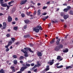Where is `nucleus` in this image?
Returning <instances> with one entry per match:
<instances>
[{"label": "nucleus", "instance_id": "nucleus-51", "mask_svg": "<svg viewBox=\"0 0 73 73\" xmlns=\"http://www.w3.org/2000/svg\"><path fill=\"white\" fill-rule=\"evenodd\" d=\"M37 69H36L34 70V72H37Z\"/></svg>", "mask_w": 73, "mask_h": 73}, {"label": "nucleus", "instance_id": "nucleus-63", "mask_svg": "<svg viewBox=\"0 0 73 73\" xmlns=\"http://www.w3.org/2000/svg\"><path fill=\"white\" fill-rule=\"evenodd\" d=\"M20 63H21V64H23V61H20Z\"/></svg>", "mask_w": 73, "mask_h": 73}, {"label": "nucleus", "instance_id": "nucleus-58", "mask_svg": "<svg viewBox=\"0 0 73 73\" xmlns=\"http://www.w3.org/2000/svg\"><path fill=\"white\" fill-rule=\"evenodd\" d=\"M47 13H44L42 14V15H46Z\"/></svg>", "mask_w": 73, "mask_h": 73}, {"label": "nucleus", "instance_id": "nucleus-16", "mask_svg": "<svg viewBox=\"0 0 73 73\" xmlns=\"http://www.w3.org/2000/svg\"><path fill=\"white\" fill-rule=\"evenodd\" d=\"M48 17H49V16H47L46 17H44L43 18V21H46V19H48Z\"/></svg>", "mask_w": 73, "mask_h": 73}, {"label": "nucleus", "instance_id": "nucleus-43", "mask_svg": "<svg viewBox=\"0 0 73 73\" xmlns=\"http://www.w3.org/2000/svg\"><path fill=\"white\" fill-rule=\"evenodd\" d=\"M27 28V25H25L24 27V28L25 29H26V28Z\"/></svg>", "mask_w": 73, "mask_h": 73}, {"label": "nucleus", "instance_id": "nucleus-15", "mask_svg": "<svg viewBox=\"0 0 73 73\" xmlns=\"http://www.w3.org/2000/svg\"><path fill=\"white\" fill-rule=\"evenodd\" d=\"M5 48H6V50H5V51L7 52H8L9 50V48H8L9 46H5Z\"/></svg>", "mask_w": 73, "mask_h": 73}, {"label": "nucleus", "instance_id": "nucleus-9", "mask_svg": "<svg viewBox=\"0 0 73 73\" xmlns=\"http://www.w3.org/2000/svg\"><path fill=\"white\" fill-rule=\"evenodd\" d=\"M27 1V0H25V1L23 0L21 2H20V4L21 5H23V4H25L26 3V2Z\"/></svg>", "mask_w": 73, "mask_h": 73}, {"label": "nucleus", "instance_id": "nucleus-7", "mask_svg": "<svg viewBox=\"0 0 73 73\" xmlns=\"http://www.w3.org/2000/svg\"><path fill=\"white\" fill-rule=\"evenodd\" d=\"M8 22L10 23V22H11L12 21V17H11L10 15H9L8 17Z\"/></svg>", "mask_w": 73, "mask_h": 73}, {"label": "nucleus", "instance_id": "nucleus-6", "mask_svg": "<svg viewBox=\"0 0 73 73\" xmlns=\"http://www.w3.org/2000/svg\"><path fill=\"white\" fill-rule=\"evenodd\" d=\"M3 28H2L1 29L2 30H3V29H5L7 27V26L6 25H7V23L5 22H3Z\"/></svg>", "mask_w": 73, "mask_h": 73}, {"label": "nucleus", "instance_id": "nucleus-10", "mask_svg": "<svg viewBox=\"0 0 73 73\" xmlns=\"http://www.w3.org/2000/svg\"><path fill=\"white\" fill-rule=\"evenodd\" d=\"M37 54L38 56V57H41L42 55V53L40 52H37Z\"/></svg>", "mask_w": 73, "mask_h": 73}, {"label": "nucleus", "instance_id": "nucleus-19", "mask_svg": "<svg viewBox=\"0 0 73 73\" xmlns=\"http://www.w3.org/2000/svg\"><path fill=\"white\" fill-rule=\"evenodd\" d=\"M54 41H55V38H54L52 39V40L50 42V44H53L54 42Z\"/></svg>", "mask_w": 73, "mask_h": 73}, {"label": "nucleus", "instance_id": "nucleus-61", "mask_svg": "<svg viewBox=\"0 0 73 73\" xmlns=\"http://www.w3.org/2000/svg\"><path fill=\"white\" fill-rule=\"evenodd\" d=\"M50 3V1H49V2H47L46 3V4H49Z\"/></svg>", "mask_w": 73, "mask_h": 73}, {"label": "nucleus", "instance_id": "nucleus-49", "mask_svg": "<svg viewBox=\"0 0 73 73\" xmlns=\"http://www.w3.org/2000/svg\"><path fill=\"white\" fill-rule=\"evenodd\" d=\"M37 13V12H36V11H35L33 13V14L34 15H36V14Z\"/></svg>", "mask_w": 73, "mask_h": 73}, {"label": "nucleus", "instance_id": "nucleus-30", "mask_svg": "<svg viewBox=\"0 0 73 73\" xmlns=\"http://www.w3.org/2000/svg\"><path fill=\"white\" fill-rule=\"evenodd\" d=\"M69 68H70V69L72 68V66H69L66 67V69H69Z\"/></svg>", "mask_w": 73, "mask_h": 73}, {"label": "nucleus", "instance_id": "nucleus-22", "mask_svg": "<svg viewBox=\"0 0 73 73\" xmlns=\"http://www.w3.org/2000/svg\"><path fill=\"white\" fill-rule=\"evenodd\" d=\"M40 62L38 61L37 62V67H39V66H41V64L39 63Z\"/></svg>", "mask_w": 73, "mask_h": 73}, {"label": "nucleus", "instance_id": "nucleus-1", "mask_svg": "<svg viewBox=\"0 0 73 73\" xmlns=\"http://www.w3.org/2000/svg\"><path fill=\"white\" fill-rule=\"evenodd\" d=\"M23 66H24V67L23 66L21 67L22 71H24L25 69L27 68V67H29L31 66V65L27 63L25 64H23Z\"/></svg>", "mask_w": 73, "mask_h": 73}, {"label": "nucleus", "instance_id": "nucleus-12", "mask_svg": "<svg viewBox=\"0 0 73 73\" xmlns=\"http://www.w3.org/2000/svg\"><path fill=\"white\" fill-rule=\"evenodd\" d=\"M63 17L64 20H66V19H67L68 17H69V15H64V16H63Z\"/></svg>", "mask_w": 73, "mask_h": 73}, {"label": "nucleus", "instance_id": "nucleus-60", "mask_svg": "<svg viewBox=\"0 0 73 73\" xmlns=\"http://www.w3.org/2000/svg\"><path fill=\"white\" fill-rule=\"evenodd\" d=\"M31 7L32 8H35V6L33 5L31 6Z\"/></svg>", "mask_w": 73, "mask_h": 73}, {"label": "nucleus", "instance_id": "nucleus-42", "mask_svg": "<svg viewBox=\"0 0 73 73\" xmlns=\"http://www.w3.org/2000/svg\"><path fill=\"white\" fill-rule=\"evenodd\" d=\"M7 37H10V35L9 34H7L6 35Z\"/></svg>", "mask_w": 73, "mask_h": 73}, {"label": "nucleus", "instance_id": "nucleus-11", "mask_svg": "<svg viewBox=\"0 0 73 73\" xmlns=\"http://www.w3.org/2000/svg\"><path fill=\"white\" fill-rule=\"evenodd\" d=\"M12 43H13V42L12 41H9L8 42V44L7 45H6V46L9 47L10 46V45H11L12 44Z\"/></svg>", "mask_w": 73, "mask_h": 73}, {"label": "nucleus", "instance_id": "nucleus-25", "mask_svg": "<svg viewBox=\"0 0 73 73\" xmlns=\"http://www.w3.org/2000/svg\"><path fill=\"white\" fill-rule=\"evenodd\" d=\"M11 39L12 41H13V42H14L16 40V39L14 38H11Z\"/></svg>", "mask_w": 73, "mask_h": 73}, {"label": "nucleus", "instance_id": "nucleus-47", "mask_svg": "<svg viewBox=\"0 0 73 73\" xmlns=\"http://www.w3.org/2000/svg\"><path fill=\"white\" fill-rule=\"evenodd\" d=\"M15 11V10L14 9H13L12 10H11L12 12L13 13V12H14Z\"/></svg>", "mask_w": 73, "mask_h": 73}, {"label": "nucleus", "instance_id": "nucleus-59", "mask_svg": "<svg viewBox=\"0 0 73 73\" xmlns=\"http://www.w3.org/2000/svg\"><path fill=\"white\" fill-rule=\"evenodd\" d=\"M12 71L13 72H16V71L15 70V69H13L12 70Z\"/></svg>", "mask_w": 73, "mask_h": 73}, {"label": "nucleus", "instance_id": "nucleus-17", "mask_svg": "<svg viewBox=\"0 0 73 73\" xmlns=\"http://www.w3.org/2000/svg\"><path fill=\"white\" fill-rule=\"evenodd\" d=\"M1 5L2 7H6L7 6V3H2V4Z\"/></svg>", "mask_w": 73, "mask_h": 73}, {"label": "nucleus", "instance_id": "nucleus-62", "mask_svg": "<svg viewBox=\"0 0 73 73\" xmlns=\"http://www.w3.org/2000/svg\"><path fill=\"white\" fill-rule=\"evenodd\" d=\"M24 38H27V35H24Z\"/></svg>", "mask_w": 73, "mask_h": 73}, {"label": "nucleus", "instance_id": "nucleus-56", "mask_svg": "<svg viewBox=\"0 0 73 73\" xmlns=\"http://www.w3.org/2000/svg\"><path fill=\"white\" fill-rule=\"evenodd\" d=\"M35 65V64L34 63H32L31 64V66H33Z\"/></svg>", "mask_w": 73, "mask_h": 73}, {"label": "nucleus", "instance_id": "nucleus-36", "mask_svg": "<svg viewBox=\"0 0 73 73\" xmlns=\"http://www.w3.org/2000/svg\"><path fill=\"white\" fill-rule=\"evenodd\" d=\"M23 71H24L21 70V69H20V71L17 72V73H22V72H23Z\"/></svg>", "mask_w": 73, "mask_h": 73}, {"label": "nucleus", "instance_id": "nucleus-57", "mask_svg": "<svg viewBox=\"0 0 73 73\" xmlns=\"http://www.w3.org/2000/svg\"><path fill=\"white\" fill-rule=\"evenodd\" d=\"M63 15L64 13H61L60 14V15L61 16H64Z\"/></svg>", "mask_w": 73, "mask_h": 73}, {"label": "nucleus", "instance_id": "nucleus-52", "mask_svg": "<svg viewBox=\"0 0 73 73\" xmlns=\"http://www.w3.org/2000/svg\"><path fill=\"white\" fill-rule=\"evenodd\" d=\"M45 70L46 71H48V70H49V68H46Z\"/></svg>", "mask_w": 73, "mask_h": 73}, {"label": "nucleus", "instance_id": "nucleus-35", "mask_svg": "<svg viewBox=\"0 0 73 73\" xmlns=\"http://www.w3.org/2000/svg\"><path fill=\"white\" fill-rule=\"evenodd\" d=\"M29 45L30 46H31V47H32V46H34V44L32 43H30L29 44Z\"/></svg>", "mask_w": 73, "mask_h": 73}, {"label": "nucleus", "instance_id": "nucleus-48", "mask_svg": "<svg viewBox=\"0 0 73 73\" xmlns=\"http://www.w3.org/2000/svg\"><path fill=\"white\" fill-rule=\"evenodd\" d=\"M15 20L16 21H17L19 20V19H18V18H17V17L15 18Z\"/></svg>", "mask_w": 73, "mask_h": 73}, {"label": "nucleus", "instance_id": "nucleus-21", "mask_svg": "<svg viewBox=\"0 0 73 73\" xmlns=\"http://www.w3.org/2000/svg\"><path fill=\"white\" fill-rule=\"evenodd\" d=\"M13 29L15 31H17L18 30V27L17 26H15L13 27Z\"/></svg>", "mask_w": 73, "mask_h": 73}, {"label": "nucleus", "instance_id": "nucleus-14", "mask_svg": "<svg viewBox=\"0 0 73 73\" xmlns=\"http://www.w3.org/2000/svg\"><path fill=\"white\" fill-rule=\"evenodd\" d=\"M24 22L25 24H28L30 22V21L28 19H26L24 20Z\"/></svg>", "mask_w": 73, "mask_h": 73}, {"label": "nucleus", "instance_id": "nucleus-38", "mask_svg": "<svg viewBox=\"0 0 73 73\" xmlns=\"http://www.w3.org/2000/svg\"><path fill=\"white\" fill-rule=\"evenodd\" d=\"M10 68L11 70H12V69H15V67L13 66H11L10 67Z\"/></svg>", "mask_w": 73, "mask_h": 73}, {"label": "nucleus", "instance_id": "nucleus-26", "mask_svg": "<svg viewBox=\"0 0 73 73\" xmlns=\"http://www.w3.org/2000/svg\"><path fill=\"white\" fill-rule=\"evenodd\" d=\"M69 13L71 15H73V11L71 10L69 12Z\"/></svg>", "mask_w": 73, "mask_h": 73}, {"label": "nucleus", "instance_id": "nucleus-64", "mask_svg": "<svg viewBox=\"0 0 73 73\" xmlns=\"http://www.w3.org/2000/svg\"><path fill=\"white\" fill-rule=\"evenodd\" d=\"M11 4H12V3H14V1H11Z\"/></svg>", "mask_w": 73, "mask_h": 73}, {"label": "nucleus", "instance_id": "nucleus-55", "mask_svg": "<svg viewBox=\"0 0 73 73\" xmlns=\"http://www.w3.org/2000/svg\"><path fill=\"white\" fill-rule=\"evenodd\" d=\"M51 22L52 23V24H54V23H55L54 21L53 20L51 21Z\"/></svg>", "mask_w": 73, "mask_h": 73}, {"label": "nucleus", "instance_id": "nucleus-41", "mask_svg": "<svg viewBox=\"0 0 73 73\" xmlns=\"http://www.w3.org/2000/svg\"><path fill=\"white\" fill-rule=\"evenodd\" d=\"M7 8L6 9V11H7V10H8L9 9V7H10V6H8V5H7Z\"/></svg>", "mask_w": 73, "mask_h": 73}, {"label": "nucleus", "instance_id": "nucleus-44", "mask_svg": "<svg viewBox=\"0 0 73 73\" xmlns=\"http://www.w3.org/2000/svg\"><path fill=\"white\" fill-rule=\"evenodd\" d=\"M37 64L35 65V66H34L33 68H32L33 69H34V68H37Z\"/></svg>", "mask_w": 73, "mask_h": 73}, {"label": "nucleus", "instance_id": "nucleus-2", "mask_svg": "<svg viewBox=\"0 0 73 73\" xmlns=\"http://www.w3.org/2000/svg\"><path fill=\"white\" fill-rule=\"evenodd\" d=\"M21 52H23L25 54H24V56L25 57H28V52L26 51L24 49H22L21 50Z\"/></svg>", "mask_w": 73, "mask_h": 73}, {"label": "nucleus", "instance_id": "nucleus-20", "mask_svg": "<svg viewBox=\"0 0 73 73\" xmlns=\"http://www.w3.org/2000/svg\"><path fill=\"white\" fill-rule=\"evenodd\" d=\"M37 13L38 15H40L41 14V10L40 9H39L38 10Z\"/></svg>", "mask_w": 73, "mask_h": 73}, {"label": "nucleus", "instance_id": "nucleus-23", "mask_svg": "<svg viewBox=\"0 0 73 73\" xmlns=\"http://www.w3.org/2000/svg\"><path fill=\"white\" fill-rule=\"evenodd\" d=\"M0 73H5L4 70L3 69H1L0 70Z\"/></svg>", "mask_w": 73, "mask_h": 73}, {"label": "nucleus", "instance_id": "nucleus-4", "mask_svg": "<svg viewBox=\"0 0 73 73\" xmlns=\"http://www.w3.org/2000/svg\"><path fill=\"white\" fill-rule=\"evenodd\" d=\"M24 49L26 50H27V51H28V50H29V51L30 52H31V53H34V52L31 49V48H25Z\"/></svg>", "mask_w": 73, "mask_h": 73}, {"label": "nucleus", "instance_id": "nucleus-13", "mask_svg": "<svg viewBox=\"0 0 73 73\" xmlns=\"http://www.w3.org/2000/svg\"><path fill=\"white\" fill-rule=\"evenodd\" d=\"M60 49V47L58 46H56L54 48V50H56V51H58V50H59Z\"/></svg>", "mask_w": 73, "mask_h": 73}, {"label": "nucleus", "instance_id": "nucleus-27", "mask_svg": "<svg viewBox=\"0 0 73 73\" xmlns=\"http://www.w3.org/2000/svg\"><path fill=\"white\" fill-rule=\"evenodd\" d=\"M4 0H0V3L1 5L4 3Z\"/></svg>", "mask_w": 73, "mask_h": 73}, {"label": "nucleus", "instance_id": "nucleus-46", "mask_svg": "<svg viewBox=\"0 0 73 73\" xmlns=\"http://www.w3.org/2000/svg\"><path fill=\"white\" fill-rule=\"evenodd\" d=\"M46 8H47V7L44 6L43 7L42 9H46Z\"/></svg>", "mask_w": 73, "mask_h": 73}, {"label": "nucleus", "instance_id": "nucleus-29", "mask_svg": "<svg viewBox=\"0 0 73 73\" xmlns=\"http://www.w3.org/2000/svg\"><path fill=\"white\" fill-rule=\"evenodd\" d=\"M59 48H63V45L62 44H60L59 45V46H58Z\"/></svg>", "mask_w": 73, "mask_h": 73}, {"label": "nucleus", "instance_id": "nucleus-31", "mask_svg": "<svg viewBox=\"0 0 73 73\" xmlns=\"http://www.w3.org/2000/svg\"><path fill=\"white\" fill-rule=\"evenodd\" d=\"M68 11V10L66 8L64 9H63V11H64V12H67Z\"/></svg>", "mask_w": 73, "mask_h": 73}, {"label": "nucleus", "instance_id": "nucleus-28", "mask_svg": "<svg viewBox=\"0 0 73 73\" xmlns=\"http://www.w3.org/2000/svg\"><path fill=\"white\" fill-rule=\"evenodd\" d=\"M62 67H63V66L62 65H61L59 66H56L57 68L58 69H59V68H62Z\"/></svg>", "mask_w": 73, "mask_h": 73}, {"label": "nucleus", "instance_id": "nucleus-50", "mask_svg": "<svg viewBox=\"0 0 73 73\" xmlns=\"http://www.w3.org/2000/svg\"><path fill=\"white\" fill-rule=\"evenodd\" d=\"M27 38H29L30 37V35H27Z\"/></svg>", "mask_w": 73, "mask_h": 73}, {"label": "nucleus", "instance_id": "nucleus-34", "mask_svg": "<svg viewBox=\"0 0 73 73\" xmlns=\"http://www.w3.org/2000/svg\"><path fill=\"white\" fill-rule=\"evenodd\" d=\"M14 64L15 65H16L17 64V61L16 60H14Z\"/></svg>", "mask_w": 73, "mask_h": 73}, {"label": "nucleus", "instance_id": "nucleus-5", "mask_svg": "<svg viewBox=\"0 0 73 73\" xmlns=\"http://www.w3.org/2000/svg\"><path fill=\"white\" fill-rule=\"evenodd\" d=\"M54 60L52 59L50 62H48L47 63L48 64H50V65H52V64H53L54 62Z\"/></svg>", "mask_w": 73, "mask_h": 73}, {"label": "nucleus", "instance_id": "nucleus-39", "mask_svg": "<svg viewBox=\"0 0 73 73\" xmlns=\"http://www.w3.org/2000/svg\"><path fill=\"white\" fill-rule=\"evenodd\" d=\"M39 29H40V31H42V27H41V26H39Z\"/></svg>", "mask_w": 73, "mask_h": 73}, {"label": "nucleus", "instance_id": "nucleus-3", "mask_svg": "<svg viewBox=\"0 0 73 73\" xmlns=\"http://www.w3.org/2000/svg\"><path fill=\"white\" fill-rule=\"evenodd\" d=\"M56 38L57 39V40L56 41V44L57 45H58L59 44L60 41V40L61 39L60 38H58V37L57 36L56 37Z\"/></svg>", "mask_w": 73, "mask_h": 73}, {"label": "nucleus", "instance_id": "nucleus-54", "mask_svg": "<svg viewBox=\"0 0 73 73\" xmlns=\"http://www.w3.org/2000/svg\"><path fill=\"white\" fill-rule=\"evenodd\" d=\"M63 5L67 6V5H68V4L66 3H64L63 4Z\"/></svg>", "mask_w": 73, "mask_h": 73}, {"label": "nucleus", "instance_id": "nucleus-40", "mask_svg": "<svg viewBox=\"0 0 73 73\" xmlns=\"http://www.w3.org/2000/svg\"><path fill=\"white\" fill-rule=\"evenodd\" d=\"M61 58V56H57V60H60Z\"/></svg>", "mask_w": 73, "mask_h": 73}, {"label": "nucleus", "instance_id": "nucleus-32", "mask_svg": "<svg viewBox=\"0 0 73 73\" xmlns=\"http://www.w3.org/2000/svg\"><path fill=\"white\" fill-rule=\"evenodd\" d=\"M13 57L14 58H17V56L16 55H13Z\"/></svg>", "mask_w": 73, "mask_h": 73}, {"label": "nucleus", "instance_id": "nucleus-18", "mask_svg": "<svg viewBox=\"0 0 73 73\" xmlns=\"http://www.w3.org/2000/svg\"><path fill=\"white\" fill-rule=\"evenodd\" d=\"M68 51H69V50H68V48H66V49L64 50H63V52L64 53H67V52H68Z\"/></svg>", "mask_w": 73, "mask_h": 73}, {"label": "nucleus", "instance_id": "nucleus-8", "mask_svg": "<svg viewBox=\"0 0 73 73\" xmlns=\"http://www.w3.org/2000/svg\"><path fill=\"white\" fill-rule=\"evenodd\" d=\"M33 31L35 32L36 33H38V32H39V31H40V29H38L34 28L33 29Z\"/></svg>", "mask_w": 73, "mask_h": 73}, {"label": "nucleus", "instance_id": "nucleus-45", "mask_svg": "<svg viewBox=\"0 0 73 73\" xmlns=\"http://www.w3.org/2000/svg\"><path fill=\"white\" fill-rule=\"evenodd\" d=\"M21 15L22 17H25V15L24 14H22Z\"/></svg>", "mask_w": 73, "mask_h": 73}, {"label": "nucleus", "instance_id": "nucleus-33", "mask_svg": "<svg viewBox=\"0 0 73 73\" xmlns=\"http://www.w3.org/2000/svg\"><path fill=\"white\" fill-rule=\"evenodd\" d=\"M30 13H32L31 11L29 12H26V14L28 15V16H30Z\"/></svg>", "mask_w": 73, "mask_h": 73}, {"label": "nucleus", "instance_id": "nucleus-53", "mask_svg": "<svg viewBox=\"0 0 73 73\" xmlns=\"http://www.w3.org/2000/svg\"><path fill=\"white\" fill-rule=\"evenodd\" d=\"M68 36H69V35H67L66 36H65L64 38H67V37Z\"/></svg>", "mask_w": 73, "mask_h": 73}, {"label": "nucleus", "instance_id": "nucleus-37", "mask_svg": "<svg viewBox=\"0 0 73 73\" xmlns=\"http://www.w3.org/2000/svg\"><path fill=\"white\" fill-rule=\"evenodd\" d=\"M67 9L68 11H69L71 9L70 6H67Z\"/></svg>", "mask_w": 73, "mask_h": 73}, {"label": "nucleus", "instance_id": "nucleus-24", "mask_svg": "<svg viewBox=\"0 0 73 73\" xmlns=\"http://www.w3.org/2000/svg\"><path fill=\"white\" fill-rule=\"evenodd\" d=\"M25 58V57L23 56H21L20 57L19 60H23V58Z\"/></svg>", "mask_w": 73, "mask_h": 73}]
</instances>
